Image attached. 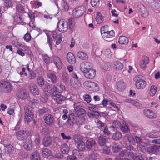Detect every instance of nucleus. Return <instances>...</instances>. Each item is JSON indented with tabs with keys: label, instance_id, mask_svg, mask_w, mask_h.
<instances>
[{
	"label": "nucleus",
	"instance_id": "obj_1",
	"mask_svg": "<svg viewBox=\"0 0 160 160\" xmlns=\"http://www.w3.org/2000/svg\"><path fill=\"white\" fill-rule=\"evenodd\" d=\"M133 80L135 82V85L138 89L144 88L146 86V82L143 79V77L141 75H138L134 78Z\"/></svg>",
	"mask_w": 160,
	"mask_h": 160
},
{
	"label": "nucleus",
	"instance_id": "obj_2",
	"mask_svg": "<svg viewBox=\"0 0 160 160\" xmlns=\"http://www.w3.org/2000/svg\"><path fill=\"white\" fill-rule=\"evenodd\" d=\"M73 139L75 143L77 144L78 149L82 151H84L85 145L81 136L79 134H75L73 136Z\"/></svg>",
	"mask_w": 160,
	"mask_h": 160
},
{
	"label": "nucleus",
	"instance_id": "obj_3",
	"mask_svg": "<svg viewBox=\"0 0 160 160\" xmlns=\"http://www.w3.org/2000/svg\"><path fill=\"white\" fill-rule=\"evenodd\" d=\"M86 11V8L83 5L77 7L72 11V15L75 18H78L82 16Z\"/></svg>",
	"mask_w": 160,
	"mask_h": 160
},
{
	"label": "nucleus",
	"instance_id": "obj_4",
	"mask_svg": "<svg viewBox=\"0 0 160 160\" xmlns=\"http://www.w3.org/2000/svg\"><path fill=\"white\" fill-rule=\"evenodd\" d=\"M58 92V88L54 85H49L46 86L44 89V92L45 94L47 96H52L54 95L56 93Z\"/></svg>",
	"mask_w": 160,
	"mask_h": 160
},
{
	"label": "nucleus",
	"instance_id": "obj_5",
	"mask_svg": "<svg viewBox=\"0 0 160 160\" xmlns=\"http://www.w3.org/2000/svg\"><path fill=\"white\" fill-rule=\"evenodd\" d=\"M84 86L90 91L96 92L99 90V85L96 82L91 81H86L84 83Z\"/></svg>",
	"mask_w": 160,
	"mask_h": 160
},
{
	"label": "nucleus",
	"instance_id": "obj_6",
	"mask_svg": "<svg viewBox=\"0 0 160 160\" xmlns=\"http://www.w3.org/2000/svg\"><path fill=\"white\" fill-rule=\"evenodd\" d=\"M71 75L72 77L70 80L71 85L75 89L79 88L81 86V84L78 80V77L76 73L73 72L71 74Z\"/></svg>",
	"mask_w": 160,
	"mask_h": 160
},
{
	"label": "nucleus",
	"instance_id": "obj_7",
	"mask_svg": "<svg viewBox=\"0 0 160 160\" xmlns=\"http://www.w3.org/2000/svg\"><path fill=\"white\" fill-rule=\"evenodd\" d=\"M12 90V84L8 82L2 81L0 82V91L5 92H9Z\"/></svg>",
	"mask_w": 160,
	"mask_h": 160
},
{
	"label": "nucleus",
	"instance_id": "obj_8",
	"mask_svg": "<svg viewBox=\"0 0 160 160\" xmlns=\"http://www.w3.org/2000/svg\"><path fill=\"white\" fill-rule=\"evenodd\" d=\"M73 107L77 115H86V112L82 108L81 102L78 101L75 102Z\"/></svg>",
	"mask_w": 160,
	"mask_h": 160
},
{
	"label": "nucleus",
	"instance_id": "obj_9",
	"mask_svg": "<svg viewBox=\"0 0 160 160\" xmlns=\"http://www.w3.org/2000/svg\"><path fill=\"white\" fill-rule=\"evenodd\" d=\"M58 30L62 33L66 32L68 29V25L65 20H60L58 23Z\"/></svg>",
	"mask_w": 160,
	"mask_h": 160
},
{
	"label": "nucleus",
	"instance_id": "obj_10",
	"mask_svg": "<svg viewBox=\"0 0 160 160\" xmlns=\"http://www.w3.org/2000/svg\"><path fill=\"white\" fill-rule=\"evenodd\" d=\"M75 116L73 114H71L69 115L68 119V123L70 126H72L74 123L78 124H82L84 122V119L83 118H82L80 121L78 120L77 122L75 119Z\"/></svg>",
	"mask_w": 160,
	"mask_h": 160
},
{
	"label": "nucleus",
	"instance_id": "obj_11",
	"mask_svg": "<svg viewBox=\"0 0 160 160\" xmlns=\"http://www.w3.org/2000/svg\"><path fill=\"white\" fill-rule=\"evenodd\" d=\"M50 34H52L54 39H57L56 42V45H58L60 43L62 38L61 33H59L56 31H53L49 32V35Z\"/></svg>",
	"mask_w": 160,
	"mask_h": 160
},
{
	"label": "nucleus",
	"instance_id": "obj_12",
	"mask_svg": "<svg viewBox=\"0 0 160 160\" xmlns=\"http://www.w3.org/2000/svg\"><path fill=\"white\" fill-rule=\"evenodd\" d=\"M135 6L137 8L138 10L140 11L142 13V16L144 18H146L147 16V11L144 6L140 3H136Z\"/></svg>",
	"mask_w": 160,
	"mask_h": 160
},
{
	"label": "nucleus",
	"instance_id": "obj_13",
	"mask_svg": "<svg viewBox=\"0 0 160 160\" xmlns=\"http://www.w3.org/2000/svg\"><path fill=\"white\" fill-rule=\"evenodd\" d=\"M43 118L45 123L49 126L53 124L55 121L54 117L52 115L48 113L44 115Z\"/></svg>",
	"mask_w": 160,
	"mask_h": 160
},
{
	"label": "nucleus",
	"instance_id": "obj_14",
	"mask_svg": "<svg viewBox=\"0 0 160 160\" xmlns=\"http://www.w3.org/2000/svg\"><path fill=\"white\" fill-rule=\"evenodd\" d=\"M80 69L83 73L92 68V64L86 62L81 63L79 67Z\"/></svg>",
	"mask_w": 160,
	"mask_h": 160
},
{
	"label": "nucleus",
	"instance_id": "obj_15",
	"mask_svg": "<svg viewBox=\"0 0 160 160\" xmlns=\"http://www.w3.org/2000/svg\"><path fill=\"white\" fill-rule=\"evenodd\" d=\"M29 94L26 90L23 89H19L17 93V96L20 99H25L28 96Z\"/></svg>",
	"mask_w": 160,
	"mask_h": 160
},
{
	"label": "nucleus",
	"instance_id": "obj_16",
	"mask_svg": "<svg viewBox=\"0 0 160 160\" xmlns=\"http://www.w3.org/2000/svg\"><path fill=\"white\" fill-rule=\"evenodd\" d=\"M28 134V132L26 130H21L18 132L16 134L17 139L22 140L26 138Z\"/></svg>",
	"mask_w": 160,
	"mask_h": 160
},
{
	"label": "nucleus",
	"instance_id": "obj_17",
	"mask_svg": "<svg viewBox=\"0 0 160 160\" xmlns=\"http://www.w3.org/2000/svg\"><path fill=\"white\" fill-rule=\"evenodd\" d=\"M84 76L88 79H92L94 78L96 75V71L92 68L83 73Z\"/></svg>",
	"mask_w": 160,
	"mask_h": 160
},
{
	"label": "nucleus",
	"instance_id": "obj_18",
	"mask_svg": "<svg viewBox=\"0 0 160 160\" xmlns=\"http://www.w3.org/2000/svg\"><path fill=\"white\" fill-rule=\"evenodd\" d=\"M149 58L148 57L146 56L143 57L139 62L141 68L144 70H145L147 67V64L149 63Z\"/></svg>",
	"mask_w": 160,
	"mask_h": 160
},
{
	"label": "nucleus",
	"instance_id": "obj_19",
	"mask_svg": "<svg viewBox=\"0 0 160 160\" xmlns=\"http://www.w3.org/2000/svg\"><path fill=\"white\" fill-rule=\"evenodd\" d=\"M29 88L30 92L33 95H36L39 94L38 88L35 83H32L30 84Z\"/></svg>",
	"mask_w": 160,
	"mask_h": 160
},
{
	"label": "nucleus",
	"instance_id": "obj_20",
	"mask_svg": "<svg viewBox=\"0 0 160 160\" xmlns=\"http://www.w3.org/2000/svg\"><path fill=\"white\" fill-rule=\"evenodd\" d=\"M144 115L147 118L153 119L156 118L157 115L156 113L151 110L147 109L143 111Z\"/></svg>",
	"mask_w": 160,
	"mask_h": 160
},
{
	"label": "nucleus",
	"instance_id": "obj_21",
	"mask_svg": "<svg viewBox=\"0 0 160 160\" xmlns=\"http://www.w3.org/2000/svg\"><path fill=\"white\" fill-rule=\"evenodd\" d=\"M52 98L58 104H61L62 102L65 99L63 96L61 95L60 93H56L54 95H52Z\"/></svg>",
	"mask_w": 160,
	"mask_h": 160
},
{
	"label": "nucleus",
	"instance_id": "obj_22",
	"mask_svg": "<svg viewBox=\"0 0 160 160\" xmlns=\"http://www.w3.org/2000/svg\"><path fill=\"white\" fill-rule=\"evenodd\" d=\"M53 62L58 69H61L62 66V63L60 58L57 56H54L53 58Z\"/></svg>",
	"mask_w": 160,
	"mask_h": 160
},
{
	"label": "nucleus",
	"instance_id": "obj_23",
	"mask_svg": "<svg viewBox=\"0 0 160 160\" xmlns=\"http://www.w3.org/2000/svg\"><path fill=\"white\" fill-rule=\"evenodd\" d=\"M23 147L27 151L31 150L32 148V141L30 139H26L24 142Z\"/></svg>",
	"mask_w": 160,
	"mask_h": 160
},
{
	"label": "nucleus",
	"instance_id": "obj_24",
	"mask_svg": "<svg viewBox=\"0 0 160 160\" xmlns=\"http://www.w3.org/2000/svg\"><path fill=\"white\" fill-rule=\"evenodd\" d=\"M108 138L105 136L101 135L98 139V142L101 146H104L108 141Z\"/></svg>",
	"mask_w": 160,
	"mask_h": 160
},
{
	"label": "nucleus",
	"instance_id": "obj_25",
	"mask_svg": "<svg viewBox=\"0 0 160 160\" xmlns=\"http://www.w3.org/2000/svg\"><path fill=\"white\" fill-rule=\"evenodd\" d=\"M98 155V149H96L91 152L86 160H96L97 159Z\"/></svg>",
	"mask_w": 160,
	"mask_h": 160
},
{
	"label": "nucleus",
	"instance_id": "obj_26",
	"mask_svg": "<svg viewBox=\"0 0 160 160\" xmlns=\"http://www.w3.org/2000/svg\"><path fill=\"white\" fill-rule=\"evenodd\" d=\"M115 35V33L113 30H111L107 32H104L103 35L102 37L106 41H108V39L112 38Z\"/></svg>",
	"mask_w": 160,
	"mask_h": 160
},
{
	"label": "nucleus",
	"instance_id": "obj_27",
	"mask_svg": "<svg viewBox=\"0 0 160 160\" xmlns=\"http://www.w3.org/2000/svg\"><path fill=\"white\" fill-rule=\"evenodd\" d=\"M68 62L71 64H74L76 62V59L73 54L71 52L68 53L67 56Z\"/></svg>",
	"mask_w": 160,
	"mask_h": 160
},
{
	"label": "nucleus",
	"instance_id": "obj_28",
	"mask_svg": "<svg viewBox=\"0 0 160 160\" xmlns=\"http://www.w3.org/2000/svg\"><path fill=\"white\" fill-rule=\"evenodd\" d=\"M159 146L154 145L148 147L147 149V151L150 153L153 154H156L159 151Z\"/></svg>",
	"mask_w": 160,
	"mask_h": 160
},
{
	"label": "nucleus",
	"instance_id": "obj_29",
	"mask_svg": "<svg viewBox=\"0 0 160 160\" xmlns=\"http://www.w3.org/2000/svg\"><path fill=\"white\" fill-rule=\"evenodd\" d=\"M86 147L88 149H91L93 147L96 145V142L95 140L92 138L88 139L86 141Z\"/></svg>",
	"mask_w": 160,
	"mask_h": 160
},
{
	"label": "nucleus",
	"instance_id": "obj_30",
	"mask_svg": "<svg viewBox=\"0 0 160 160\" xmlns=\"http://www.w3.org/2000/svg\"><path fill=\"white\" fill-rule=\"evenodd\" d=\"M77 55L79 59L82 60H87L88 59L87 54L82 51L78 52L77 53Z\"/></svg>",
	"mask_w": 160,
	"mask_h": 160
},
{
	"label": "nucleus",
	"instance_id": "obj_31",
	"mask_svg": "<svg viewBox=\"0 0 160 160\" xmlns=\"http://www.w3.org/2000/svg\"><path fill=\"white\" fill-rule=\"evenodd\" d=\"M125 83L124 82L121 80L118 81L116 84L117 89L118 91L123 90L125 88Z\"/></svg>",
	"mask_w": 160,
	"mask_h": 160
},
{
	"label": "nucleus",
	"instance_id": "obj_32",
	"mask_svg": "<svg viewBox=\"0 0 160 160\" xmlns=\"http://www.w3.org/2000/svg\"><path fill=\"white\" fill-rule=\"evenodd\" d=\"M52 141V138L50 137L44 138L43 141V144L45 147H48L51 145Z\"/></svg>",
	"mask_w": 160,
	"mask_h": 160
},
{
	"label": "nucleus",
	"instance_id": "obj_33",
	"mask_svg": "<svg viewBox=\"0 0 160 160\" xmlns=\"http://www.w3.org/2000/svg\"><path fill=\"white\" fill-rule=\"evenodd\" d=\"M61 151L64 154H67L69 151V148L66 143L62 144L60 147Z\"/></svg>",
	"mask_w": 160,
	"mask_h": 160
},
{
	"label": "nucleus",
	"instance_id": "obj_34",
	"mask_svg": "<svg viewBox=\"0 0 160 160\" xmlns=\"http://www.w3.org/2000/svg\"><path fill=\"white\" fill-rule=\"evenodd\" d=\"M47 77L50 79L53 83H55L57 82V77L56 75L52 72H48L47 73Z\"/></svg>",
	"mask_w": 160,
	"mask_h": 160
},
{
	"label": "nucleus",
	"instance_id": "obj_35",
	"mask_svg": "<svg viewBox=\"0 0 160 160\" xmlns=\"http://www.w3.org/2000/svg\"><path fill=\"white\" fill-rule=\"evenodd\" d=\"M96 22L98 24H100L103 22L104 21L103 16H102L100 13H98L97 14L96 18Z\"/></svg>",
	"mask_w": 160,
	"mask_h": 160
},
{
	"label": "nucleus",
	"instance_id": "obj_36",
	"mask_svg": "<svg viewBox=\"0 0 160 160\" xmlns=\"http://www.w3.org/2000/svg\"><path fill=\"white\" fill-rule=\"evenodd\" d=\"M113 67L117 70H122L123 68V65L122 63L118 61H116L114 62Z\"/></svg>",
	"mask_w": 160,
	"mask_h": 160
},
{
	"label": "nucleus",
	"instance_id": "obj_37",
	"mask_svg": "<svg viewBox=\"0 0 160 160\" xmlns=\"http://www.w3.org/2000/svg\"><path fill=\"white\" fill-rule=\"evenodd\" d=\"M88 116L91 118H98L100 117V114L98 111L93 112H89L88 113Z\"/></svg>",
	"mask_w": 160,
	"mask_h": 160
},
{
	"label": "nucleus",
	"instance_id": "obj_38",
	"mask_svg": "<svg viewBox=\"0 0 160 160\" xmlns=\"http://www.w3.org/2000/svg\"><path fill=\"white\" fill-rule=\"evenodd\" d=\"M42 156L44 158H48L52 154L51 151L48 148L43 149L42 151Z\"/></svg>",
	"mask_w": 160,
	"mask_h": 160
},
{
	"label": "nucleus",
	"instance_id": "obj_39",
	"mask_svg": "<svg viewBox=\"0 0 160 160\" xmlns=\"http://www.w3.org/2000/svg\"><path fill=\"white\" fill-rule=\"evenodd\" d=\"M31 160H40V156L39 153L37 151L33 152L31 156Z\"/></svg>",
	"mask_w": 160,
	"mask_h": 160
},
{
	"label": "nucleus",
	"instance_id": "obj_40",
	"mask_svg": "<svg viewBox=\"0 0 160 160\" xmlns=\"http://www.w3.org/2000/svg\"><path fill=\"white\" fill-rule=\"evenodd\" d=\"M118 42L120 44H127L128 43V40L127 37L121 36L119 38Z\"/></svg>",
	"mask_w": 160,
	"mask_h": 160
},
{
	"label": "nucleus",
	"instance_id": "obj_41",
	"mask_svg": "<svg viewBox=\"0 0 160 160\" xmlns=\"http://www.w3.org/2000/svg\"><path fill=\"white\" fill-rule=\"evenodd\" d=\"M75 23V20L72 18H69L67 23V25L69 26V29L71 30L73 28Z\"/></svg>",
	"mask_w": 160,
	"mask_h": 160
},
{
	"label": "nucleus",
	"instance_id": "obj_42",
	"mask_svg": "<svg viewBox=\"0 0 160 160\" xmlns=\"http://www.w3.org/2000/svg\"><path fill=\"white\" fill-rule=\"evenodd\" d=\"M122 137V134L119 132H116L112 135V138L113 139L118 140L120 139Z\"/></svg>",
	"mask_w": 160,
	"mask_h": 160
},
{
	"label": "nucleus",
	"instance_id": "obj_43",
	"mask_svg": "<svg viewBox=\"0 0 160 160\" xmlns=\"http://www.w3.org/2000/svg\"><path fill=\"white\" fill-rule=\"evenodd\" d=\"M4 147H6V150L9 154H11L13 153L14 147L10 144H4Z\"/></svg>",
	"mask_w": 160,
	"mask_h": 160
},
{
	"label": "nucleus",
	"instance_id": "obj_44",
	"mask_svg": "<svg viewBox=\"0 0 160 160\" xmlns=\"http://www.w3.org/2000/svg\"><path fill=\"white\" fill-rule=\"evenodd\" d=\"M25 114H33V109L28 105H26L24 108Z\"/></svg>",
	"mask_w": 160,
	"mask_h": 160
},
{
	"label": "nucleus",
	"instance_id": "obj_45",
	"mask_svg": "<svg viewBox=\"0 0 160 160\" xmlns=\"http://www.w3.org/2000/svg\"><path fill=\"white\" fill-rule=\"evenodd\" d=\"M122 148L121 145L118 143L114 144L112 146V151L113 152L117 153Z\"/></svg>",
	"mask_w": 160,
	"mask_h": 160
},
{
	"label": "nucleus",
	"instance_id": "obj_46",
	"mask_svg": "<svg viewBox=\"0 0 160 160\" xmlns=\"http://www.w3.org/2000/svg\"><path fill=\"white\" fill-rule=\"evenodd\" d=\"M33 118V114H25V119L26 122H29L31 121Z\"/></svg>",
	"mask_w": 160,
	"mask_h": 160
},
{
	"label": "nucleus",
	"instance_id": "obj_47",
	"mask_svg": "<svg viewBox=\"0 0 160 160\" xmlns=\"http://www.w3.org/2000/svg\"><path fill=\"white\" fill-rule=\"evenodd\" d=\"M37 83L38 85L42 87L44 84V79L41 76H39L37 78Z\"/></svg>",
	"mask_w": 160,
	"mask_h": 160
},
{
	"label": "nucleus",
	"instance_id": "obj_48",
	"mask_svg": "<svg viewBox=\"0 0 160 160\" xmlns=\"http://www.w3.org/2000/svg\"><path fill=\"white\" fill-rule=\"evenodd\" d=\"M157 87L154 85H152L150 89L149 93L151 96H154L157 91Z\"/></svg>",
	"mask_w": 160,
	"mask_h": 160
},
{
	"label": "nucleus",
	"instance_id": "obj_49",
	"mask_svg": "<svg viewBox=\"0 0 160 160\" xmlns=\"http://www.w3.org/2000/svg\"><path fill=\"white\" fill-rule=\"evenodd\" d=\"M60 2V5L61 7L63 8L65 10H68L69 8L67 4L64 0H60L58 1V3Z\"/></svg>",
	"mask_w": 160,
	"mask_h": 160
},
{
	"label": "nucleus",
	"instance_id": "obj_50",
	"mask_svg": "<svg viewBox=\"0 0 160 160\" xmlns=\"http://www.w3.org/2000/svg\"><path fill=\"white\" fill-rule=\"evenodd\" d=\"M62 79L63 82H67L69 79V75L68 73L66 72H63L62 74Z\"/></svg>",
	"mask_w": 160,
	"mask_h": 160
},
{
	"label": "nucleus",
	"instance_id": "obj_51",
	"mask_svg": "<svg viewBox=\"0 0 160 160\" xmlns=\"http://www.w3.org/2000/svg\"><path fill=\"white\" fill-rule=\"evenodd\" d=\"M112 127L118 128L120 126H121V124L119 121L115 120L112 122Z\"/></svg>",
	"mask_w": 160,
	"mask_h": 160
},
{
	"label": "nucleus",
	"instance_id": "obj_52",
	"mask_svg": "<svg viewBox=\"0 0 160 160\" xmlns=\"http://www.w3.org/2000/svg\"><path fill=\"white\" fill-rule=\"evenodd\" d=\"M119 128L122 131L124 132H129L130 131V129L127 125L122 126L121 124V126Z\"/></svg>",
	"mask_w": 160,
	"mask_h": 160
},
{
	"label": "nucleus",
	"instance_id": "obj_53",
	"mask_svg": "<svg viewBox=\"0 0 160 160\" xmlns=\"http://www.w3.org/2000/svg\"><path fill=\"white\" fill-rule=\"evenodd\" d=\"M22 49V50L25 51H27V52L28 54H31V51L29 49L28 47L26 46L24 43H22V45L21 47Z\"/></svg>",
	"mask_w": 160,
	"mask_h": 160
},
{
	"label": "nucleus",
	"instance_id": "obj_54",
	"mask_svg": "<svg viewBox=\"0 0 160 160\" xmlns=\"http://www.w3.org/2000/svg\"><path fill=\"white\" fill-rule=\"evenodd\" d=\"M102 69L106 71H109L111 68V66L109 63H107L104 64L102 65Z\"/></svg>",
	"mask_w": 160,
	"mask_h": 160
},
{
	"label": "nucleus",
	"instance_id": "obj_55",
	"mask_svg": "<svg viewBox=\"0 0 160 160\" xmlns=\"http://www.w3.org/2000/svg\"><path fill=\"white\" fill-rule=\"evenodd\" d=\"M91 4L93 7H97L99 6L100 4L99 0H91Z\"/></svg>",
	"mask_w": 160,
	"mask_h": 160
},
{
	"label": "nucleus",
	"instance_id": "obj_56",
	"mask_svg": "<svg viewBox=\"0 0 160 160\" xmlns=\"http://www.w3.org/2000/svg\"><path fill=\"white\" fill-rule=\"evenodd\" d=\"M145 146L142 144H139L137 147V149L138 151L144 152L145 151Z\"/></svg>",
	"mask_w": 160,
	"mask_h": 160
},
{
	"label": "nucleus",
	"instance_id": "obj_57",
	"mask_svg": "<svg viewBox=\"0 0 160 160\" xmlns=\"http://www.w3.org/2000/svg\"><path fill=\"white\" fill-rule=\"evenodd\" d=\"M108 25H104L101 28V32L102 36L103 35L104 32H108Z\"/></svg>",
	"mask_w": 160,
	"mask_h": 160
},
{
	"label": "nucleus",
	"instance_id": "obj_58",
	"mask_svg": "<svg viewBox=\"0 0 160 160\" xmlns=\"http://www.w3.org/2000/svg\"><path fill=\"white\" fill-rule=\"evenodd\" d=\"M98 106L93 104H89L88 106V110L90 111H92L94 110L97 109Z\"/></svg>",
	"mask_w": 160,
	"mask_h": 160
},
{
	"label": "nucleus",
	"instance_id": "obj_59",
	"mask_svg": "<svg viewBox=\"0 0 160 160\" xmlns=\"http://www.w3.org/2000/svg\"><path fill=\"white\" fill-rule=\"evenodd\" d=\"M14 20L19 24H22L23 22V20L21 15L15 17Z\"/></svg>",
	"mask_w": 160,
	"mask_h": 160
},
{
	"label": "nucleus",
	"instance_id": "obj_60",
	"mask_svg": "<svg viewBox=\"0 0 160 160\" xmlns=\"http://www.w3.org/2000/svg\"><path fill=\"white\" fill-rule=\"evenodd\" d=\"M4 5L6 7H10L12 5V2L10 0H5Z\"/></svg>",
	"mask_w": 160,
	"mask_h": 160
},
{
	"label": "nucleus",
	"instance_id": "obj_61",
	"mask_svg": "<svg viewBox=\"0 0 160 160\" xmlns=\"http://www.w3.org/2000/svg\"><path fill=\"white\" fill-rule=\"evenodd\" d=\"M16 8L17 12L20 13L22 12L24 10L22 6L20 4L17 5Z\"/></svg>",
	"mask_w": 160,
	"mask_h": 160
},
{
	"label": "nucleus",
	"instance_id": "obj_62",
	"mask_svg": "<svg viewBox=\"0 0 160 160\" xmlns=\"http://www.w3.org/2000/svg\"><path fill=\"white\" fill-rule=\"evenodd\" d=\"M24 40L27 42H28L31 40V36L30 34L29 33H26L23 37Z\"/></svg>",
	"mask_w": 160,
	"mask_h": 160
},
{
	"label": "nucleus",
	"instance_id": "obj_63",
	"mask_svg": "<svg viewBox=\"0 0 160 160\" xmlns=\"http://www.w3.org/2000/svg\"><path fill=\"white\" fill-rule=\"evenodd\" d=\"M83 98L84 101L88 103L90 102L91 101V96L88 94H86L83 96Z\"/></svg>",
	"mask_w": 160,
	"mask_h": 160
},
{
	"label": "nucleus",
	"instance_id": "obj_64",
	"mask_svg": "<svg viewBox=\"0 0 160 160\" xmlns=\"http://www.w3.org/2000/svg\"><path fill=\"white\" fill-rule=\"evenodd\" d=\"M150 141L147 138H143L142 144L145 146H148L150 144Z\"/></svg>",
	"mask_w": 160,
	"mask_h": 160
}]
</instances>
